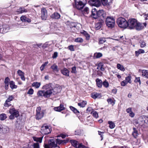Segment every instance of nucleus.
Here are the masks:
<instances>
[{
	"instance_id": "obj_1",
	"label": "nucleus",
	"mask_w": 148,
	"mask_h": 148,
	"mask_svg": "<svg viewBox=\"0 0 148 148\" xmlns=\"http://www.w3.org/2000/svg\"><path fill=\"white\" fill-rule=\"evenodd\" d=\"M42 89L46 90L45 91L42 90L38 91L37 95L39 97L43 96L45 98H48L51 95L59 93L61 91V89L59 85L56 84L53 85L51 84H46L43 86Z\"/></svg>"
},
{
	"instance_id": "obj_2",
	"label": "nucleus",
	"mask_w": 148,
	"mask_h": 148,
	"mask_svg": "<svg viewBox=\"0 0 148 148\" xmlns=\"http://www.w3.org/2000/svg\"><path fill=\"white\" fill-rule=\"evenodd\" d=\"M128 27L130 29L135 28L137 30H140L144 28L142 24L135 19L131 18L128 21Z\"/></svg>"
},
{
	"instance_id": "obj_3",
	"label": "nucleus",
	"mask_w": 148,
	"mask_h": 148,
	"mask_svg": "<svg viewBox=\"0 0 148 148\" xmlns=\"http://www.w3.org/2000/svg\"><path fill=\"white\" fill-rule=\"evenodd\" d=\"M117 23L119 26L122 28L125 29L128 26V21L122 17L119 18L117 20Z\"/></svg>"
},
{
	"instance_id": "obj_4",
	"label": "nucleus",
	"mask_w": 148,
	"mask_h": 148,
	"mask_svg": "<svg viewBox=\"0 0 148 148\" xmlns=\"http://www.w3.org/2000/svg\"><path fill=\"white\" fill-rule=\"evenodd\" d=\"M74 0L75 3L74 6L78 10H80L83 8L86 3V0Z\"/></svg>"
},
{
	"instance_id": "obj_5",
	"label": "nucleus",
	"mask_w": 148,
	"mask_h": 148,
	"mask_svg": "<svg viewBox=\"0 0 148 148\" xmlns=\"http://www.w3.org/2000/svg\"><path fill=\"white\" fill-rule=\"evenodd\" d=\"M11 115L9 116V118L11 120H13L15 117H17L19 116V112L15 108L10 109L9 111Z\"/></svg>"
},
{
	"instance_id": "obj_6",
	"label": "nucleus",
	"mask_w": 148,
	"mask_h": 148,
	"mask_svg": "<svg viewBox=\"0 0 148 148\" xmlns=\"http://www.w3.org/2000/svg\"><path fill=\"white\" fill-rule=\"evenodd\" d=\"M106 24L109 27L112 28L114 26V19L112 17H108L106 19Z\"/></svg>"
},
{
	"instance_id": "obj_7",
	"label": "nucleus",
	"mask_w": 148,
	"mask_h": 148,
	"mask_svg": "<svg viewBox=\"0 0 148 148\" xmlns=\"http://www.w3.org/2000/svg\"><path fill=\"white\" fill-rule=\"evenodd\" d=\"M51 129L50 127L46 125H44L41 128V132L44 134H48L51 132Z\"/></svg>"
},
{
	"instance_id": "obj_8",
	"label": "nucleus",
	"mask_w": 148,
	"mask_h": 148,
	"mask_svg": "<svg viewBox=\"0 0 148 148\" xmlns=\"http://www.w3.org/2000/svg\"><path fill=\"white\" fill-rule=\"evenodd\" d=\"M36 111V119H40L42 118L44 114V110H41V108L40 107H38L37 108Z\"/></svg>"
},
{
	"instance_id": "obj_9",
	"label": "nucleus",
	"mask_w": 148,
	"mask_h": 148,
	"mask_svg": "<svg viewBox=\"0 0 148 148\" xmlns=\"http://www.w3.org/2000/svg\"><path fill=\"white\" fill-rule=\"evenodd\" d=\"M57 147L55 140L53 139L50 140L49 145L45 144L44 145L45 148H55Z\"/></svg>"
},
{
	"instance_id": "obj_10",
	"label": "nucleus",
	"mask_w": 148,
	"mask_h": 148,
	"mask_svg": "<svg viewBox=\"0 0 148 148\" xmlns=\"http://www.w3.org/2000/svg\"><path fill=\"white\" fill-rule=\"evenodd\" d=\"M47 16V11L46 9L44 8H42L41 10V18L43 20H46Z\"/></svg>"
},
{
	"instance_id": "obj_11",
	"label": "nucleus",
	"mask_w": 148,
	"mask_h": 148,
	"mask_svg": "<svg viewBox=\"0 0 148 148\" xmlns=\"http://www.w3.org/2000/svg\"><path fill=\"white\" fill-rule=\"evenodd\" d=\"M2 28H1V33H5L8 32L10 29V27L8 25H4L2 26Z\"/></svg>"
},
{
	"instance_id": "obj_12",
	"label": "nucleus",
	"mask_w": 148,
	"mask_h": 148,
	"mask_svg": "<svg viewBox=\"0 0 148 148\" xmlns=\"http://www.w3.org/2000/svg\"><path fill=\"white\" fill-rule=\"evenodd\" d=\"M103 23V20H101L99 22L97 23L95 25V29L97 30L99 29L102 26Z\"/></svg>"
},
{
	"instance_id": "obj_13",
	"label": "nucleus",
	"mask_w": 148,
	"mask_h": 148,
	"mask_svg": "<svg viewBox=\"0 0 148 148\" xmlns=\"http://www.w3.org/2000/svg\"><path fill=\"white\" fill-rule=\"evenodd\" d=\"M61 73L64 75L66 76H69V71L66 68H64L61 70Z\"/></svg>"
},
{
	"instance_id": "obj_14",
	"label": "nucleus",
	"mask_w": 148,
	"mask_h": 148,
	"mask_svg": "<svg viewBox=\"0 0 148 148\" xmlns=\"http://www.w3.org/2000/svg\"><path fill=\"white\" fill-rule=\"evenodd\" d=\"M65 109V108L64 107L63 104L62 103L60 104L59 106L54 108V110L55 111L58 112L61 111Z\"/></svg>"
},
{
	"instance_id": "obj_15",
	"label": "nucleus",
	"mask_w": 148,
	"mask_h": 148,
	"mask_svg": "<svg viewBox=\"0 0 148 148\" xmlns=\"http://www.w3.org/2000/svg\"><path fill=\"white\" fill-rule=\"evenodd\" d=\"M17 73L19 76L22 80L23 81H25V79L24 77V73L20 70H18L17 71Z\"/></svg>"
},
{
	"instance_id": "obj_16",
	"label": "nucleus",
	"mask_w": 148,
	"mask_h": 148,
	"mask_svg": "<svg viewBox=\"0 0 148 148\" xmlns=\"http://www.w3.org/2000/svg\"><path fill=\"white\" fill-rule=\"evenodd\" d=\"M91 97L94 99L99 98L101 97V94L96 92H93L91 94Z\"/></svg>"
},
{
	"instance_id": "obj_17",
	"label": "nucleus",
	"mask_w": 148,
	"mask_h": 148,
	"mask_svg": "<svg viewBox=\"0 0 148 148\" xmlns=\"http://www.w3.org/2000/svg\"><path fill=\"white\" fill-rule=\"evenodd\" d=\"M60 14L57 12H54L51 15V17L52 18L55 19H58L60 18Z\"/></svg>"
},
{
	"instance_id": "obj_18",
	"label": "nucleus",
	"mask_w": 148,
	"mask_h": 148,
	"mask_svg": "<svg viewBox=\"0 0 148 148\" xmlns=\"http://www.w3.org/2000/svg\"><path fill=\"white\" fill-rule=\"evenodd\" d=\"M126 112L129 114V116L131 117H133L135 116V114L132 111V108H129L126 109Z\"/></svg>"
},
{
	"instance_id": "obj_19",
	"label": "nucleus",
	"mask_w": 148,
	"mask_h": 148,
	"mask_svg": "<svg viewBox=\"0 0 148 148\" xmlns=\"http://www.w3.org/2000/svg\"><path fill=\"white\" fill-rule=\"evenodd\" d=\"M98 11H97V10L96 8H93L92 11V17L96 19L97 18V13Z\"/></svg>"
},
{
	"instance_id": "obj_20",
	"label": "nucleus",
	"mask_w": 148,
	"mask_h": 148,
	"mask_svg": "<svg viewBox=\"0 0 148 148\" xmlns=\"http://www.w3.org/2000/svg\"><path fill=\"white\" fill-rule=\"evenodd\" d=\"M92 4L96 7L99 6L100 5V1L99 0H91Z\"/></svg>"
},
{
	"instance_id": "obj_21",
	"label": "nucleus",
	"mask_w": 148,
	"mask_h": 148,
	"mask_svg": "<svg viewBox=\"0 0 148 148\" xmlns=\"http://www.w3.org/2000/svg\"><path fill=\"white\" fill-rule=\"evenodd\" d=\"M97 86L99 88H101L102 85L103 83L102 80L99 78L96 80Z\"/></svg>"
},
{
	"instance_id": "obj_22",
	"label": "nucleus",
	"mask_w": 148,
	"mask_h": 148,
	"mask_svg": "<svg viewBox=\"0 0 148 148\" xmlns=\"http://www.w3.org/2000/svg\"><path fill=\"white\" fill-rule=\"evenodd\" d=\"M70 142L75 147L78 148L79 144L77 141L74 140H71Z\"/></svg>"
},
{
	"instance_id": "obj_23",
	"label": "nucleus",
	"mask_w": 148,
	"mask_h": 148,
	"mask_svg": "<svg viewBox=\"0 0 148 148\" xmlns=\"http://www.w3.org/2000/svg\"><path fill=\"white\" fill-rule=\"evenodd\" d=\"M43 138V137L42 136L40 137H33V139L34 141L39 143H41L42 142Z\"/></svg>"
},
{
	"instance_id": "obj_24",
	"label": "nucleus",
	"mask_w": 148,
	"mask_h": 148,
	"mask_svg": "<svg viewBox=\"0 0 148 148\" xmlns=\"http://www.w3.org/2000/svg\"><path fill=\"white\" fill-rule=\"evenodd\" d=\"M145 53V51L143 49H139L138 51H135V55L136 56L138 57L140 54L141 53Z\"/></svg>"
},
{
	"instance_id": "obj_25",
	"label": "nucleus",
	"mask_w": 148,
	"mask_h": 148,
	"mask_svg": "<svg viewBox=\"0 0 148 148\" xmlns=\"http://www.w3.org/2000/svg\"><path fill=\"white\" fill-rule=\"evenodd\" d=\"M21 20L22 21L27 22H30L31 20L27 18L25 16H22L20 18Z\"/></svg>"
},
{
	"instance_id": "obj_26",
	"label": "nucleus",
	"mask_w": 148,
	"mask_h": 148,
	"mask_svg": "<svg viewBox=\"0 0 148 148\" xmlns=\"http://www.w3.org/2000/svg\"><path fill=\"white\" fill-rule=\"evenodd\" d=\"M40 85L41 83L40 82H34L32 84V86L36 88H39L40 86Z\"/></svg>"
},
{
	"instance_id": "obj_27",
	"label": "nucleus",
	"mask_w": 148,
	"mask_h": 148,
	"mask_svg": "<svg viewBox=\"0 0 148 148\" xmlns=\"http://www.w3.org/2000/svg\"><path fill=\"white\" fill-rule=\"evenodd\" d=\"M51 68L53 71L58 72L59 71V69L58 68V66L56 64H53L51 67Z\"/></svg>"
},
{
	"instance_id": "obj_28",
	"label": "nucleus",
	"mask_w": 148,
	"mask_h": 148,
	"mask_svg": "<svg viewBox=\"0 0 148 148\" xmlns=\"http://www.w3.org/2000/svg\"><path fill=\"white\" fill-rule=\"evenodd\" d=\"M52 43L51 42H46L43 44L42 46V48L43 49L46 48L50 46Z\"/></svg>"
},
{
	"instance_id": "obj_29",
	"label": "nucleus",
	"mask_w": 148,
	"mask_h": 148,
	"mask_svg": "<svg viewBox=\"0 0 148 148\" xmlns=\"http://www.w3.org/2000/svg\"><path fill=\"white\" fill-rule=\"evenodd\" d=\"M10 81V79L8 77H7L5 78L4 81V83L5 84V88L6 89H8L9 84V82Z\"/></svg>"
},
{
	"instance_id": "obj_30",
	"label": "nucleus",
	"mask_w": 148,
	"mask_h": 148,
	"mask_svg": "<svg viewBox=\"0 0 148 148\" xmlns=\"http://www.w3.org/2000/svg\"><path fill=\"white\" fill-rule=\"evenodd\" d=\"M142 75L146 78H148V71L143 70L142 71Z\"/></svg>"
},
{
	"instance_id": "obj_31",
	"label": "nucleus",
	"mask_w": 148,
	"mask_h": 148,
	"mask_svg": "<svg viewBox=\"0 0 148 148\" xmlns=\"http://www.w3.org/2000/svg\"><path fill=\"white\" fill-rule=\"evenodd\" d=\"M103 64L101 62L99 63L98 64L97 69L103 71L104 70V69L103 67Z\"/></svg>"
},
{
	"instance_id": "obj_32",
	"label": "nucleus",
	"mask_w": 148,
	"mask_h": 148,
	"mask_svg": "<svg viewBox=\"0 0 148 148\" xmlns=\"http://www.w3.org/2000/svg\"><path fill=\"white\" fill-rule=\"evenodd\" d=\"M139 43L140 47L141 48H144L146 46V43L145 41L143 40H140L139 41Z\"/></svg>"
},
{
	"instance_id": "obj_33",
	"label": "nucleus",
	"mask_w": 148,
	"mask_h": 148,
	"mask_svg": "<svg viewBox=\"0 0 148 148\" xmlns=\"http://www.w3.org/2000/svg\"><path fill=\"white\" fill-rule=\"evenodd\" d=\"M133 131L132 132V135L135 138H136L138 135V131L134 127L133 128Z\"/></svg>"
},
{
	"instance_id": "obj_34",
	"label": "nucleus",
	"mask_w": 148,
	"mask_h": 148,
	"mask_svg": "<svg viewBox=\"0 0 148 148\" xmlns=\"http://www.w3.org/2000/svg\"><path fill=\"white\" fill-rule=\"evenodd\" d=\"M117 68L122 71H125V69L124 66L120 64H118L117 65Z\"/></svg>"
},
{
	"instance_id": "obj_35",
	"label": "nucleus",
	"mask_w": 148,
	"mask_h": 148,
	"mask_svg": "<svg viewBox=\"0 0 148 148\" xmlns=\"http://www.w3.org/2000/svg\"><path fill=\"white\" fill-rule=\"evenodd\" d=\"M70 108L71 110L73 111L75 113L77 114H78L79 113V111H78L76 108L72 106H70Z\"/></svg>"
},
{
	"instance_id": "obj_36",
	"label": "nucleus",
	"mask_w": 148,
	"mask_h": 148,
	"mask_svg": "<svg viewBox=\"0 0 148 148\" xmlns=\"http://www.w3.org/2000/svg\"><path fill=\"white\" fill-rule=\"evenodd\" d=\"M10 86L12 89L14 88H16L17 86L15 85L14 82L13 81H11L10 82Z\"/></svg>"
},
{
	"instance_id": "obj_37",
	"label": "nucleus",
	"mask_w": 148,
	"mask_h": 148,
	"mask_svg": "<svg viewBox=\"0 0 148 148\" xmlns=\"http://www.w3.org/2000/svg\"><path fill=\"white\" fill-rule=\"evenodd\" d=\"M103 56L102 53H94V57L96 58H99Z\"/></svg>"
},
{
	"instance_id": "obj_38",
	"label": "nucleus",
	"mask_w": 148,
	"mask_h": 148,
	"mask_svg": "<svg viewBox=\"0 0 148 148\" xmlns=\"http://www.w3.org/2000/svg\"><path fill=\"white\" fill-rule=\"evenodd\" d=\"M87 102L86 101H83L81 103H78V105L81 107H84L86 105V104Z\"/></svg>"
},
{
	"instance_id": "obj_39",
	"label": "nucleus",
	"mask_w": 148,
	"mask_h": 148,
	"mask_svg": "<svg viewBox=\"0 0 148 148\" xmlns=\"http://www.w3.org/2000/svg\"><path fill=\"white\" fill-rule=\"evenodd\" d=\"M7 118L6 115L4 113H2L0 114V120L3 121Z\"/></svg>"
},
{
	"instance_id": "obj_40",
	"label": "nucleus",
	"mask_w": 148,
	"mask_h": 148,
	"mask_svg": "<svg viewBox=\"0 0 148 148\" xmlns=\"http://www.w3.org/2000/svg\"><path fill=\"white\" fill-rule=\"evenodd\" d=\"M2 132L3 133H5L8 132L9 131V128L6 126H4V127H2Z\"/></svg>"
},
{
	"instance_id": "obj_41",
	"label": "nucleus",
	"mask_w": 148,
	"mask_h": 148,
	"mask_svg": "<svg viewBox=\"0 0 148 148\" xmlns=\"http://www.w3.org/2000/svg\"><path fill=\"white\" fill-rule=\"evenodd\" d=\"M104 14V11L103 10H101L98 11L97 13V18L100 16H102Z\"/></svg>"
},
{
	"instance_id": "obj_42",
	"label": "nucleus",
	"mask_w": 148,
	"mask_h": 148,
	"mask_svg": "<svg viewBox=\"0 0 148 148\" xmlns=\"http://www.w3.org/2000/svg\"><path fill=\"white\" fill-rule=\"evenodd\" d=\"M131 76L130 75H129L128 76L126 77L125 79V80L127 82V83H129L130 84L132 82Z\"/></svg>"
},
{
	"instance_id": "obj_43",
	"label": "nucleus",
	"mask_w": 148,
	"mask_h": 148,
	"mask_svg": "<svg viewBox=\"0 0 148 148\" xmlns=\"http://www.w3.org/2000/svg\"><path fill=\"white\" fill-rule=\"evenodd\" d=\"M48 62H46L42 64L40 68L41 71H42L44 70L45 67L48 64Z\"/></svg>"
},
{
	"instance_id": "obj_44",
	"label": "nucleus",
	"mask_w": 148,
	"mask_h": 148,
	"mask_svg": "<svg viewBox=\"0 0 148 148\" xmlns=\"http://www.w3.org/2000/svg\"><path fill=\"white\" fill-rule=\"evenodd\" d=\"M108 123L109 124V127L111 129L113 128L115 126L114 123L112 121H108Z\"/></svg>"
},
{
	"instance_id": "obj_45",
	"label": "nucleus",
	"mask_w": 148,
	"mask_h": 148,
	"mask_svg": "<svg viewBox=\"0 0 148 148\" xmlns=\"http://www.w3.org/2000/svg\"><path fill=\"white\" fill-rule=\"evenodd\" d=\"M94 117L97 118L98 117V114L97 112L95 111H92L91 112Z\"/></svg>"
},
{
	"instance_id": "obj_46",
	"label": "nucleus",
	"mask_w": 148,
	"mask_h": 148,
	"mask_svg": "<svg viewBox=\"0 0 148 148\" xmlns=\"http://www.w3.org/2000/svg\"><path fill=\"white\" fill-rule=\"evenodd\" d=\"M83 41V39L81 38H78L75 39V42H77L82 43Z\"/></svg>"
},
{
	"instance_id": "obj_47",
	"label": "nucleus",
	"mask_w": 148,
	"mask_h": 148,
	"mask_svg": "<svg viewBox=\"0 0 148 148\" xmlns=\"http://www.w3.org/2000/svg\"><path fill=\"white\" fill-rule=\"evenodd\" d=\"M106 41L105 38H101L99 40V43L100 44H103Z\"/></svg>"
},
{
	"instance_id": "obj_48",
	"label": "nucleus",
	"mask_w": 148,
	"mask_h": 148,
	"mask_svg": "<svg viewBox=\"0 0 148 148\" xmlns=\"http://www.w3.org/2000/svg\"><path fill=\"white\" fill-rule=\"evenodd\" d=\"M14 98V97L13 95H10L9 96L7 99L6 100V102H10Z\"/></svg>"
},
{
	"instance_id": "obj_49",
	"label": "nucleus",
	"mask_w": 148,
	"mask_h": 148,
	"mask_svg": "<svg viewBox=\"0 0 148 148\" xmlns=\"http://www.w3.org/2000/svg\"><path fill=\"white\" fill-rule=\"evenodd\" d=\"M103 84L104 87L106 88H108L109 86V84L108 82L105 80L103 83Z\"/></svg>"
},
{
	"instance_id": "obj_50",
	"label": "nucleus",
	"mask_w": 148,
	"mask_h": 148,
	"mask_svg": "<svg viewBox=\"0 0 148 148\" xmlns=\"http://www.w3.org/2000/svg\"><path fill=\"white\" fill-rule=\"evenodd\" d=\"M83 12L84 14H88L89 12V9L88 7H85L84 9Z\"/></svg>"
},
{
	"instance_id": "obj_51",
	"label": "nucleus",
	"mask_w": 148,
	"mask_h": 148,
	"mask_svg": "<svg viewBox=\"0 0 148 148\" xmlns=\"http://www.w3.org/2000/svg\"><path fill=\"white\" fill-rule=\"evenodd\" d=\"M34 92V90L32 88H30L28 90L27 94L29 95H32L33 94Z\"/></svg>"
},
{
	"instance_id": "obj_52",
	"label": "nucleus",
	"mask_w": 148,
	"mask_h": 148,
	"mask_svg": "<svg viewBox=\"0 0 148 148\" xmlns=\"http://www.w3.org/2000/svg\"><path fill=\"white\" fill-rule=\"evenodd\" d=\"M107 101L109 103L113 105L115 103V102L111 99L109 98L107 99Z\"/></svg>"
},
{
	"instance_id": "obj_53",
	"label": "nucleus",
	"mask_w": 148,
	"mask_h": 148,
	"mask_svg": "<svg viewBox=\"0 0 148 148\" xmlns=\"http://www.w3.org/2000/svg\"><path fill=\"white\" fill-rule=\"evenodd\" d=\"M11 104L10 102H6V101L4 106L5 107H9L11 106Z\"/></svg>"
},
{
	"instance_id": "obj_54",
	"label": "nucleus",
	"mask_w": 148,
	"mask_h": 148,
	"mask_svg": "<svg viewBox=\"0 0 148 148\" xmlns=\"http://www.w3.org/2000/svg\"><path fill=\"white\" fill-rule=\"evenodd\" d=\"M134 82H139V84H140L141 83V82L140 80V78L139 77H136L135 78V79L134 81Z\"/></svg>"
},
{
	"instance_id": "obj_55",
	"label": "nucleus",
	"mask_w": 148,
	"mask_h": 148,
	"mask_svg": "<svg viewBox=\"0 0 148 148\" xmlns=\"http://www.w3.org/2000/svg\"><path fill=\"white\" fill-rule=\"evenodd\" d=\"M32 146L34 148H40L39 145L38 143H34Z\"/></svg>"
},
{
	"instance_id": "obj_56",
	"label": "nucleus",
	"mask_w": 148,
	"mask_h": 148,
	"mask_svg": "<svg viewBox=\"0 0 148 148\" xmlns=\"http://www.w3.org/2000/svg\"><path fill=\"white\" fill-rule=\"evenodd\" d=\"M127 83H128L125 80H124L121 82V86H125Z\"/></svg>"
},
{
	"instance_id": "obj_57",
	"label": "nucleus",
	"mask_w": 148,
	"mask_h": 148,
	"mask_svg": "<svg viewBox=\"0 0 148 148\" xmlns=\"http://www.w3.org/2000/svg\"><path fill=\"white\" fill-rule=\"evenodd\" d=\"M68 48L71 51H74L75 50L73 46V45H69L68 47Z\"/></svg>"
},
{
	"instance_id": "obj_58",
	"label": "nucleus",
	"mask_w": 148,
	"mask_h": 148,
	"mask_svg": "<svg viewBox=\"0 0 148 148\" xmlns=\"http://www.w3.org/2000/svg\"><path fill=\"white\" fill-rule=\"evenodd\" d=\"M58 53L57 52H55L53 53L52 56V58L53 59H55L56 58L58 57Z\"/></svg>"
},
{
	"instance_id": "obj_59",
	"label": "nucleus",
	"mask_w": 148,
	"mask_h": 148,
	"mask_svg": "<svg viewBox=\"0 0 148 148\" xmlns=\"http://www.w3.org/2000/svg\"><path fill=\"white\" fill-rule=\"evenodd\" d=\"M71 72L72 73H77L76 67L75 66H73L72 68Z\"/></svg>"
},
{
	"instance_id": "obj_60",
	"label": "nucleus",
	"mask_w": 148,
	"mask_h": 148,
	"mask_svg": "<svg viewBox=\"0 0 148 148\" xmlns=\"http://www.w3.org/2000/svg\"><path fill=\"white\" fill-rule=\"evenodd\" d=\"M101 1L103 5H106L108 4V0H101Z\"/></svg>"
},
{
	"instance_id": "obj_61",
	"label": "nucleus",
	"mask_w": 148,
	"mask_h": 148,
	"mask_svg": "<svg viewBox=\"0 0 148 148\" xmlns=\"http://www.w3.org/2000/svg\"><path fill=\"white\" fill-rule=\"evenodd\" d=\"M22 7H20L18 9H17L16 12H17V14H20L22 13Z\"/></svg>"
},
{
	"instance_id": "obj_62",
	"label": "nucleus",
	"mask_w": 148,
	"mask_h": 148,
	"mask_svg": "<svg viewBox=\"0 0 148 148\" xmlns=\"http://www.w3.org/2000/svg\"><path fill=\"white\" fill-rule=\"evenodd\" d=\"M71 28L76 27V25L75 23H71L69 25Z\"/></svg>"
},
{
	"instance_id": "obj_63",
	"label": "nucleus",
	"mask_w": 148,
	"mask_h": 148,
	"mask_svg": "<svg viewBox=\"0 0 148 148\" xmlns=\"http://www.w3.org/2000/svg\"><path fill=\"white\" fill-rule=\"evenodd\" d=\"M78 148H87V147H86V146L83 145L81 143L79 144Z\"/></svg>"
},
{
	"instance_id": "obj_64",
	"label": "nucleus",
	"mask_w": 148,
	"mask_h": 148,
	"mask_svg": "<svg viewBox=\"0 0 148 148\" xmlns=\"http://www.w3.org/2000/svg\"><path fill=\"white\" fill-rule=\"evenodd\" d=\"M22 13H23L27 12H28V10L25 9L24 8L22 7Z\"/></svg>"
}]
</instances>
